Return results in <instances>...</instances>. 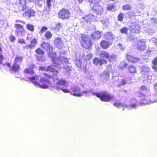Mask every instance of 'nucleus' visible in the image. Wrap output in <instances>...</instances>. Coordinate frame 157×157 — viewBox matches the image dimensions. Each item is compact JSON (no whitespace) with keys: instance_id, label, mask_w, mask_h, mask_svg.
<instances>
[{"instance_id":"f257e3e1","label":"nucleus","mask_w":157,"mask_h":157,"mask_svg":"<svg viewBox=\"0 0 157 157\" xmlns=\"http://www.w3.org/2000/svg\"><path fill=\"white\" fill-rule=\"evenodd\" d=\"M43 75L44 76L41 77L40 79V83L34 81L35 80H38L39 77L38 75L28 78L30 81L32 82L36 86H39L42 89H47L51 84V82L49 79L51 78L52 76L45 73H44Z\"/></svg>"},{"instance_id":"f03ea898","label":"nucleus","mask_w":157,"mask_h":157,"mask_svg":"<svg viewBox=\"0 0 157 157\" xmlns=\"http://www.w3.org/2000/svg\"><path fill=\"white\" fill-rule=\"evenodd\" d=\"M81 46L86 50L90 49L93 46V43L89 37L84 33L81 34L79 40Z\"/></svg>"},{"instance_id":"7ed1b4c3","label":"nucleus","mask_w":157,"mask_h":157,"mask_svg":"<svg viewBox=\"0 0 157 157\" xmlns=\"http://www.w3.org/2000/svg\"><path fill=\"white\" fill-rule=\"evenodd\" d=\"M92 94L98 98L101 101L106 102H108L111 101L113 98V96L111 95L106 91L93 93H92Z\"/></svg>"},{"instance_id":"20e7f679","label":"nucleus","mask_w":157,"mask_h":157,"mask_svg":"<svg viewBox=\"0 0 157 157\" xmlns=\"http://www.w3.org/2000/svg\"><path fill=\"white\" fill-rule=\"evenodd\" d=\"M61 86L67 87L68 83L66 80L63 79H58L56 84L54 85V88L57 90H60L65 93H70V91L67 89L63 88L61 87Z\"/></svg>"},{"instance_id":"39448f33","label":"nucleus","mask_w":157,"mask_h":157,"mask_svg":"<svg viewBox=\"0 0 157 157\" xmlns=\"http://www.w3.org/2000/svg\"><path fill=\"white\" fill-rule=\"evenodd\" d=\"M99 56L101 59H108L110 62H114L116 61V56L113 54L111 55L109 52L106 51H103L101 52L100 53Z\"/></svg>"},{"instance_id":"423d86ee","label":"nucleus","mask_w":157,"mask_h":157,"mask_svg":"<svg viewBox=\"0 0 157 157\" xmlns=\"http://www.w3.org/2000/svg\"><path fill=\"white\" fill-rule=\"evenodd\" d=\"M70 13L69 10L65 8H63L58 13V17L63 19H68L70 17Z\"/></svg>"},{"instance_id":"0eeeda50","label":"nucleus","mask_w":157,"mask_h":157,"mask_svg":"<svg viewBox=\"0 0 157 157\" xmlns=\"http://www.w3.org/2000/svg\"><path fill=\"white\" fill-rule=\"evenodd\" d=\"M91 10L98 15H101L104 13L103 8L98 3H95L92 6Z\"/></svg>"},{"instance_id":"6e6552de","label":"nucleus","mask_w":157,"mask_h":157,"mask_svg":"<svg viewBox=\"0 0 157 157\" xmlns=\"http://www.w3.org/2000/svg\"><path fill=\"white\" fill-rule=\"evenodd\" d=\"M136 47V49L140 51L144 50L147 47L144 40L140 39L137 40Z\"/></svg>"},{"instance_id":"1a4fd4ad","label":"nucleus","mask_w":157,"mask_h":157,"mask_svg":"<svg viewBox=\"0 0 157 157\" xmlns=\"http://www.w3.org/2000/svg\"><path fill=\"white\" fill-rule=\"evenodd\" d=\"M64 61H68V59L63 56H56L52 60L53 63L57 66L60 65L61 63H63Z\"/></svg>"},{"instance_id":"9d476101","label":"nucleus","mask_w":157,"mask_h":157,"mask_svg":"<svg viewBox=\"0 0 157 157\" xmlns=\"http://www.w3.org/2000/svg\"><path fill=\"white\" fill-rule=\"evenodd\" d=\"M107 61L105 59H99L98 58L95 57L93 60V63L96 65H99L100 66H102L103 64H106Z\"/></svg>"},{"instance_id":"9b49d317","label":"nucleus","mask_w":157,"mask_h":157,"mask_svg":"<svg viewBox=\"0 0 157 157\" xmlns=\"http://www.w3.org/2000/svg\"><path fill=\"white\" fill-rule=\"evenodd\" d=\"M71 91L73 92L71 93V94L74 96L76 97H81L82 95L81 92V90L77 86H73L71 87Z\"/></svg>"},{"instance_id":"f8f14e48","label":"nucleus","mask_w":157,"mask_h":157,"mask_svg":"<svg viewBox=\"0 0 157 157\" xmlns=\"http://www.w3.org/2000/svg\"><path fill=\"white\" fill-rule=\"evenodd\" d=\"M41 47L43 49L48 52H52L53 50V47L49 43L45 42H42L40 44Z\"/></svg>"},{"instance_id":"ddd939ff","label":"nucleus","mask_w":157,"mask_h":157,"mask_svg":"<svg viewBox=\"0 0 157 157\" xmlns=\"http://www.w3.org/2000/svg\"><path fill=\"white\" fill-rule=\"evenodd\" d=\"M101 36V32L98 30L93 32L90 35V37L92 40H96L99 39Z\"/></svg>"},{"instance_id":"4468645a","label":"nucleus","mask_w":157,"mask_h":157,"mask_svg":"<svg viewBox=\"0 0 157 157\" xmlns=\"http://www.w3.org/2000/svg\"><path fill=\"white\" fill-rule=\"evenodd\" d=\"M128 62L132 63H138L140 61V58L132 56L127 55L126 56Z\"/></svg>"},{"instance_id":"2eb2a0df","label":"nucleus","mask_w":157,"mask_h":157,"mask_svg":"<svg viewBox=\"0 0 157 157\" xmlns=\"http://www.w3.org/2000/svg\"><path fill=\"white\" fill-rule=\"evenodd\" d=\"M37 43V39L35 38H34L30 41V44L25 46L24 48L27 49L33 48L36 46Z\"/></svg>"},{"instance_id":"dca6fc26","label":"nucleus","mask_w":157,"mask_h":157,"mask_svg":"<svg viewBox=\"0 0 157 157\" xmlns=\"http://www.w3.org/2000/svg\"><path fill=\"white\" fill-rule=\"evenodd\" d=\"M25 12L23 14V16L25 17H28L29 18L34 16L35 12L32 9L28 8Z\"/></svg>"},{"instance_id":"f3484780","label":"nucleus","mask_w":157,"mask_h":157,"mask_svg":"<svg viewBox=\"0 0 157 157\" xmlns=\"http://www.w3.org/2000/svg\"><path fill=\"white\" fill-rule=\"evenodd\" d=\"M111 44V43L104 40H101L100 43V45L101 47L104 49H108Z\"/></svg>"},{"instance_id":"a211bd4d","label":"nucleus","mask_w":157,"mask_h":157,"mask_svg":"<svg viewBox=\"0 0 157 157\" xmlns=\"http://www.w3.org/2000/svg\"><path fill=\"white\" fill-rule=\"evenodd\" d=\"M35 52L37 54L36 56L37 59L39 60H41L42 59V57H39V56H43L45 54V52L40 48H37L35 50Z\"/></svg>"},{"instance_id":"6ab92c4d","label":"nucleus","mask_w":157,"mask_h":157,"mask_svg":"<svg viewBox=\"0 0 157 157\" xmlns=\"http://www.w3.org/2000/svg\"><path fill=\"white\" fill-rule=\"evenodd\" d=\"M47 72H49L53 74V76H56L59 73L58 70L54 68L53 66L48 65L47 66Z\"/></svg>"},{"instance_id":"aec40b11","label":"nucleus","mask_w":157,"mask_h":157,"mask_svg":"<svg viewBox=\"0 0 157 157\" xmlns=\"http://www.w3.org/2000/svg\"><path fill=\"white\" fill-rule=\"evenodd\" d=\"M35 67L34 64H32L29 66V68H25L24 70V73L29 74L31 75H33L34 73V72L33 70V69Z\"/></svg>"},{"instance_id":"412c9836","label":"nucleus","mask_w":157,"mask_h":157,"mask_svg":"<svg viewBox=\"0 0 157 157\" xmlns=\"http://www.w3.org/2000/svg\"><path fill=\"white\" fill-rule=\"evenodd\" d=\"M14 26L16 28V32L17 34L22 33L24 31V29L22 25L19 24H16Z\"/></svg>"},{"instance_id":"4be33fe9","label":"nucleus","mask_w":157,"mask_h":157,"mask_svg":"<svg viewBox=\"0 0 157 157\" xmlns=\"http://www.w3.org/2000/svg\"><path fill=\"white\" fill-rule=\"evenodd\" d=\"M95 18V16L94 15L91 14L86 15L83 17L84 20L86 22H91Z\"/></svg>"},{"instance_id":"5701e85b","label":"nucleus","mask_w":157,"mask_h":157,"mask_svg":"<svg viewBox=\"0 0 157 157\" xmlns=\"http://www.w3.org/2000/svg\"><path fill=\"white\" fill-rule=\"evenodd\" d=\"M131 30L134 33H138L140 29V25L136 23H133L131 25Z\"/></svg>"},{"instance_id":"b1692460","label":"nucleus","mask_w":157,"mask_h":157,"mask_svg":"<svg viewBox=\"0 0 157 157\" xmlns=\"http://www.w3.org/2000/svg\"><path fill=\"white\" fill-rule=\"evenodd\" d=\"M26 0H19V3H18L19 6L21 7V10L24 11L28 8L26 6Z\"/></svg>"},{"instance_id":"393cba45","label":"nucleus","mask_w":157,"mask_h":157,"mask_svg":"<svg viewBox=\"0 0 157 157\" xmlns=\"http://www.w3.org/2000/svg\"><path fill=\"white\" fill-rule=\"evenodd\" d=\"M152 68L155 72H157V56L155 57L151 62Z\"/></svg>"},{"instance_id":"a878e982","label":"nucleus","mask_w":157,"mask_h":157,"mask_svg":"<svg viewBox=\"0 0 157 157\" xmlns=\"http://www.w3.org/2000/svg\"><path fill=\"white\" fill-rule=\"evenodd\" d=\"M129 73L131 74H136L137 73L136 67L133 65L129 66L128 67Z\"/></svg>"},{"instance_id":"bb28decb","label":"nucleus","mask_w":157,"mask_h":157,"mask_svg":"<svg viewBox=\"0 0 157 157\" xmlns=\"http://www.w3.org/2000/svg\"><path fill=\"white\" fill-rule=\"evenodd\" d=\"M20 68V65L13 62L11 69L13 71L16 72L19 71Z\"/></svg>"},{"instance_id":"cd10ccee","label":"nucleus","mask_w":157,"mask_h":157,"mask_svg":"<svg viewBox=\"0 0 157 157\" xmlns=\"http://www.w3.org/2000/svg\"><path fill=\"white\" fill-rule=\"evenodd\" d=\"M113 34L109 32H106L104 35V38L107 40H113Z\"/></svg>"},{"instance_id":"c85d7f7f","label":"nucleus","mask_w":157,"mask_h":157,"mask_svg":"<svg viewBox=\"0 0 157 157\" xmlns=\"http://www.w3.org/2000/svg\"><path fill=\"white\" fill-rule=\"evenodd\" d=\"M23 57L22 56L16 55L15 57L13 62L18 64L22 63L23 60Z\"/></svg>"},{"instance_id":"c756f323","label":"nucleus","mask_w":157,"mask_h":157,"mask_svg":"<svg viewBox=\"0 0 157 157\" xmlns=\"http://www.w3.org/2000/svg\"><path fill=\"white\" fill-rule=\"evenodd\" d=\"M62 41L61 38L59 37L56 38L55 40L54 44L56 46L59 48L61 47Z\"/></svg>"},{"instance_id":"7c9ffc66","label":"nucleus","mask_w":157,"mask_h":157,"mask_svg":"<svg viewBox=\"0 0 157 157\" xmlns=\"http://www.w3.org/2000/svg\"><path fill=\"white\" fill-rule=\"evenodd\" d=\"M113 105L117 108H119L121 107H127L126 105L122 104L119 100L116 101L113 104Z\"/></svg>"},{"instance_id":"2f4dec72","label":"nucleus","mask_w":157,"mask_h":157,"mask_svg":"<svg viewBox=\"0 0 157 157\" xmlns=\"http://www.w3.org/2000/svg\"><path fill=\"white\" fill-rule=\"evenodd\" d=\"M100 76L101 78H103V79L104 80L108 79L109 77V75L107 72L100 74Z\"/></svg>"},{"instance_id":"473e14b6","label":"nucleus","mask_w":157,"mask_h":157,"mask_svg":"<svg viewBox=\"0 0 157 157\" xmlns=\"http://www.w3.org/2000/svg\"><path fill=\"white\" fill-rule=\"evenodd\" d=\"M122 9L124 11L129 10L131 9V6L130 4H126L122 6Z\"/></svg>"},{"instance_id":"72a5a7b5","label":"nucleus","mask_w":157,"mask_h":157,"mask_svg":"<svg viewBox=\"0 0 157 157\" xmlns=\"http://www.w3.org/2000/svg\"><path fill=\"white\" fill-rule=\"evenodd\" d=\"M63 25L61 23L58 22L56 25L54 29L57 31H59L60 29L63 28Z\"/></svg>"},{"instance_id":"f704fd0d","label":"nucleus","mask_w":157,"mask_h":157,"mask_svg":"<svg viewBox=\"0 0 157 157\" xmlns=\"http://www.w3.org/2000/svg\"><path fill=\"white\" fill-rule=\"evenodd\" d=\"M124 14L122 12L120 13L118 15L117 18L118 21H122L124 19Z\"/></svg>"},{"instance_id":"c9c22d12","label":"nucleus","mask_w":157,"mask_h":157,"mask_svg":"<svg viewBox=\"0 0 157 157\" xmlns=\"http://www.w3.org/2000/svg\"><path fill=\"white\" fill-rule=\"evenodd\" d=\"M128 29L126 27H123L121 28L120 30V32L121 33H124L126 34H128Z\"/></svg>"},{"instance_id":"e433bc0d","label":"nucleus","mask_w":157,"mask_h":157,"mask_svg":"<svg viewBox=\"0 0 157 157\" xmlns=\"http://www.w3.org/2000/svg\"><path fill=\"white\" fill-rule=\"evenodd\" d=\"M48 55L49 57L52 59V60L56 57L57 54L55 52H51L49 53Z\"/></svg>"},{"instance_id":"4c0bfd02","label":"nucleus","mask_w":157,"mask_h":157,"mask_svg":"<svg viewBox=\"0 0 157 157\" xmlns=\"http://www.w3.org/2000/svg\"><path fill=\"white\" fill-rule=\"evenodd\" d=\"M44 36L46 37L47 39H49L52 37V34L50 32L48 31L45 33Z\"/></svg>"},{"instance_id":"58836bf2","label":"nucleus","mask_w":157,"mask_h":157,"mask_svg":"<svg viewBox=\"0 0 157 157\" xmlns=\"http://www.w3.org/2000/svg\"><path fill=\"white\" fill-rule=\"evenodd\" d=\"M27 29L31 32H33L34 30V26L31 24H28L26 25Z\"/></svg>"},{"instance_id":"ea45409f","label":"nucleus","mask_w":157,"mask_h":157,"mask_svg":"<svg viewBox=\"0 0 157 157\" xmlns=\"http://www.w3.org/2000/svg\"><path fill=\"white\" fill-rule=\"evenodd\" d=\"M55 0H46L47 6L50 8L52 6V4L55 2Z\"/></svg>"},{"instance_id":"a19ab883","label":"nucleus","mask_w":157,"mask_h":157,"mask_svg":"<svg viewBox=\"0 0 157 157\" xmlns=\"http://www.w3.org/2000/svg\"><path fill=\"white\" fill-rule=\"evenodd\" d=\"M114 8V6L113 4H108L107 6V9L109 11L112 10Z\"/></svg>"},{"instance_id":"79ce46f5","label":"nucleus","mask_w":157,"mask_h":157,"mask_svg":"<svg viewBox=\"0 0 157 157\" xmlns=\"http://www.w3.org/2000/svg\"><path fill=\"white\" fill-rule=\"evenodd\" d=\"M48 29V28L45 26H43L41 28L40 31L39 32V33L40 34H41L44 32L47 31Z\"/></svg>"},{"instance_id":"37998d69","label":"nucleus","mask_w":157,"mask_h":157,"mask_svg":"<svg viewBox=\"0 0 157 157\" xmlns=\"http://www.w3.org/2000/svg\"><path fill=\"white\" fill-rule=\"evenodd\" d=\"M127 83L126 80L124 79H122L121 80V82H120L119 86H121L123 85H124Z\"/></svg>"},{"instance_id":"c03bdc74","label":"nucleus","mask_w":157,"mask_h":157,"mask_svg":"<svg viewBox=\"0 0 157 157\" xmlns=\"http://www.w3.org/2000/svg\"><path fill=\"white\" fill-rule=\"evenodd\" d=\"M75 64L78 67H81L82 65V62L80 60L76 61Z\"/></svg>"},{"instance_id":"a18cd8bd","label":"nucleus","mask_w":157,"mask_h":157,"mask_svg":"<svg viewBox=\"0 0 157 157\" xmlns=\"http://www.w3.org/2000/svg\"><path fill=\"white\" fill-rule=\"evenodd\" d=\"M151 22L153 24H156L157 23V19L155 17L152 18L151 19Z\"/></svg>"},{"instance_id":"49530a36","label":"nucleus","mask_w":157,"mask_h":157,"mask_svg":"<svg viewBox=\"0 0 157 157\" xmlns=\"http://www.w3.org/2000/svg\"><path fill=\"white\" fill-rule=\"evenodd\" d=\"M88 1L90 3H98L100 0H88Z\"/></svg>"},{"instance_id":"de8ad7c7","label":"nucleus","mask_w":157,"mask_h":157,"mask_svg":"<svg viewBox=\"0 0 157 157\" xmlns=\"http://www.w3.org/2000/svg\"><path fill=\"white\" fill-rule=\"evenodd\" d=\"M4 59V56L2 53H0V64L2 63V62Z\"/></svg>"},{"instance_id":"09e8293b","label":"nucleus","mask_w":157,"mask_h":157,"mask_svg":"<svg viewBox=\"0 0 157 157\" xmlns=\"http://www.w3.org/2000/svg\"><path fill=\"white\" fill-rule=\"evenodd\" d=\"M9 39L10 41L13 42L15 40L16 38L14 36L11 35L10 36Z\"/></svg>"},{"instance_id":"8fccbe9b","label":"nucleus","mask_w":157,"mask_h":157,"mask_svg":"<svg viewBox=\"0 0 157 157\" xmlns=\"http://www.w3.org/2000/svg\"><path fill=\"white\" fill-rule=\"evenodd\" d=\"M39 70L41 71H47V66L46 67H44L42 66L40 67Z\"/></svg>"},{"instance_id":"3c124183","label":"nucleus","mask_w":157,"mask_h":157,"mask_svg":"<svg viewBox=\"0 0 157 157\" xmlns=\"http://www.w3.org/2000/svg\"><path fill=\"white\" fill-rule=\"evenodd\" d=\"M140 89L141 91L147 90V88L146 86H142L140 87Z\"/></svg>"},{"instance_id":"603ef678","label":"nucleus","mask_w":157,"mask_h":157,"mask_svg":"<svg viewBox=\"0 0 157 157\" xmlns=\"http://www.w3.org/2000/svg\"><path fill=\"white\" fill-rule=\"evenodd\" d=\"M36 2L38 5H41L42 4L43 0H36Z\"/></svg>"},{"instance_id":"864d4df0","label":"nucleus","mask_w":157,"mask_h":157,"mask_svg":"<svg viewBox=\"0 0 157 157\" xmlns=\"http://www.w3.org/2000/svg\"><path fill=\"white\" fill-rule=\"evenodd\" d=\"M136 103H132L130 104L129 105V106L131 108L133 109V108H136Z\"/></svg>"},{"instance_id":"5fc2aeb1","label":"nucleus","mask_w":157,"mask_h":157,"mask_svg":"<svg viewBox=\"0 0 157 157\" xmlns=\"http://www.w3.org/2000/svg\"><path fill=\"white\" fill-rule=\"evenodd\" d=\"M18 43L20 44H25V41L23 39L19 40H18Z\"/></svg>"},{"instance_id":"6e6d98bb","label":"nucleus","mask_w":157,"mask_h":157,"mask_svg":"<svg viewBox=\"0 0 157 157\" xmlns=\"http://www.w3.org/2000/svg\"><path fill=\"white\" fill-rule=\"evenodd\" d=\"M5 65H7L8 67H11V65L9 63H5Z\"/></svg>"},{"instance_id":"4d7b16f0","label":"nucleus","mask_w":157,"mask_h":157,"mask_svg":"<svg viewBox=\"0 0 157 157\" xmlns=\"http://www.w3.org/2000/svg\"><path fill=\"white\" fill-rule=\"evenodd\" d=\"M88 93V91L86 90H85V91H82V93H82V94H82H87V93Z\"/></svg>"},{"instance_id":"13d9d810","label":"nucleus","mask_w":157,"mask_h":157,"mask_svg":"<svg viewBox=\"0 0 157 157\" xmlns=\"http://www.w3.org/2000/svg\"><path fill=\"white\" fill-rule=\"evenodd\" d=\"M26 1H27L29 3H30L33 2L34 0H26Z\"/></svg>"},{"instance_id":"bf43d9fd","label":"nucleus","mask_w":157,"mask_h":157,"mask_svg":"<svg viewBox=\"0 0 157 157\" xmlns=\"http://www.w3.org/2000/svg\"><path fill=\"white\" fill-rule=\"evenodd\" d=\"M128 65V64L127 63H125L124 65H123V67H124V68H125L127 67V66Z\"/></svg>"},{"instance_id":"052dcab7","label":"nucleus","mask_w":157,"mask_h":157,"mask_svg":"<svg viewBox=\"0 0 157 157\" xmlns=\"http://www.w3.org/2000/svg\"><path fill=\"white\" fill-rule=\"evenodd\" d=\"M84 0H78L79 3H81Z\"/></svg>"},{"instance_id":"680f3d73","label":"nucleus","mask_w":157,"mask_h":157,"mask_svg":"<svg viewBox=\"0 0 157 157\" xmlns=\"http://www.w3.org/2000/svg\"><path fill=\"white\" fill-rule=\"evenodd\" d=\"M2 49L1 47L0 46V52H2Z\"/></svg>"},{"instance_id":"e2e57ef3","label":"nucleus","mask_w":157,"mask_h":157,"mask_svg":"<svg viewBox=\"0 0 157 157\" xmlns=\"http://www.w3.org/2000/svg\"><path fill=\"white\" fill-rule=\"evenodd\" d=\"M139 94H141V95H142V96H145V95H144V94H142V93L141 92H140V93H139Z\"/></svg>"},{"instance_id":"0e129e2a","label":"nucleus","mask_w":157,"mask_h":157,"mask_svg":"<svg viewBox=\"0 0 157 157\" xmlns=\"http://www.w3.org/2000/svg\"><path fill=\"white\" fill-rule=\"evenodd\" d=\"M16 22H21V21H16Z\"/></svg>"},{"instance_id":"69168bd1","label":"nucleus","mask_w":157,"mask_h":157,"mask_svg":"<svg viewBox=\"0 0 157 157\" xmlns=\"http://www.w3.org/2000/svg\"><path fill=\"white\" fill-rule=\"evenodd\" d=\"M156 46L157 47V44H156Z\"/></svg>"},{"instance_id":"338daca9","label":"nucleus","mask_w":157,"mask_h":157,"mask_svg":"<svg viewBox=\"0 0 157 157\" xmlns=\"http://www.w3.org/2000/svg\"><path fill=\"white\" fill-rule=\"evenodd\" d=\"M125 92H127V91L125 90Z\"/></svg>"}]
</instances>
